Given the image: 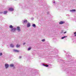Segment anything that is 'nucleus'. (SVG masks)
I'll use <instances>...</instances> for the list:
<instances>
[{
	"label": "nucleus",
	"mask_w": 76,
	"mask_h": 76,
	"mask_svg": "<svg viewBox=\"0 0 76 76\" xmlns=\"http://www.w3.org/2000/svg\"><path fill=\"white\" fill-rule=\"evenodd\" d=\"M5 67L6 69H7L9 67V65L8 64H6L5 65Z\"/></svg>",
	"instance_id": "obj_1"
},
{
	"label": "nucleus",
	"mask_w": 76,
	"mask_h": 76,
	"mask_svg": "<svg viewBox=\"0 0 76 76\" xmlns=\"http://www.w3.org/2000/svg\"><path fill=\"white\" fill-rule=\"evenodd\" d=\"M15 31H16V28H12L11 30V32H15Z\"/></svg>",
	"instance_id": "obj_2"
},
{
	"label": "nucleus",
	"mask_w": 76,
	"mask_h": 76,
	"mask_svg": "<svg viewBox=\"0 0 76 76\" xmlns=\"http://www.w3.org/2000/svg\"><path fill=\"white\" fill-rule=\"evenodd\" d=\"M64 23H65L64 21H60L59 23V24H60L61 25V24H63Z\"/></svg>",
	"instance_id": "obj_3"
},
{
	"label": "nucleus",
	"mask_w": 76,
	"mask_h": 76,
	"mask_svg": "<svg viewBox=\"0 0 76 76\" xmlns=\"http://www.w3.org/2000/svg\"><path fill=\"white\" fill-rule=\"evenodd\" d=\"M13 51L14 52H16V53H19V50L15 49H14Z\"/></svg>",
	"instance_id": "obj_4"
},
{
	"label": "nucleus",
	"mask_w": 76,
	"mask_h": 76,
	"mask_svg": "<svg viewBox=\"0 0 76 76\" xmlns=\"http://www.w3.org/2000/svg\"><path fill=\"white\" fill-rule=\"evenodd\" d=\"M9 10L10 11H13V9L12 8H10L9 9Z\"/></svg>",
	"instance_id": "obj_5"
},
{
	"label": "nucleus",
	"mask_w": 76,
	"mask_h": 76,
	"mask_svg": "<svg viewBox=\"0 0 76 76\" xmlns=\"http://www.w3.org/2000/svg\"><path fill=\"white\" fill-rule=\"evenodd\" d=\"M17 29L18 31H20V27H17Z\"/></svg>",
	"instance_id": "obj_6"
},
{
	"label": "nucleus",
	"mask_w": 76,
	"mask_h": 76,
	"mask_svg": "<svg viewBox=\"0 0 76 76\" xmlns=\"http://www.w3.org/2000/svg\"><path fill=\"white\" fill-rule=\"evenodd\" d=\"M31 26V24L30 23H28L27 24V27H29Z\"/></svg>",
	"instance_id": "obj_7"
},
{
	"label": "nucleus",
	"mask_w": 76,
	"mask_h": 76,
	"mask_svg": "<svg viewBox=\"0 0 76 76\" xmlns=\"http://www.w3.org/2000/svg\"><path fill=\"white\" fill-rule=\"evenodd\" d=\"M10 47H12V48H13V47H14V45H13L12 44H11L10 45Z\"/></svg>",
	"instance_id": "obj_8"
},
{
	"label": "nucleus",
	"mask_w": 76,
	"mask_h": 76,
	"mask_svg": "<svg viewBox=\"0 0 76 76\" xmlns=\"http://www.w3.org/2000/svg\"><path fill=\"white\" fill-rule=\"evenodd\" d=\"M76 10H70V12H75Z\"/></svg>",
	"instance_id": "obj_9"
},
{
	"label": "nucleus",
	"mask_w": 76,
	"mask_h": 76,
	"mask_svg": "<svg viewBox=\"0 0 76 76\" xmlns=\"http://www.w3.org/2000/svg\"><path fill=\"white\" fill-rule=\"evenodd\" d=\"M7 13V11H6L4 12V14L5 15Z\"/></svg>",
	"instance_id": "obj_10"
},
{
	"label": "nucleus",
	"mask_w": 76,
	"mask_h": 76,
	"mask_svg": "<svg viewBox=\"0 0 76 76\" xmlns=\"http://www.w3.org/2000/svg\"><path fill=\"white\" fill-rule=\"evenodd\" d=\"M9 28H11V29H12V28H13V26H12V25H10L9 26Z\"/></svg>",
	"instance_id": "obj_11"
},
{
	"label": "nucleus",
	"mask_w": 76,
	"mask_h": 76,
	"mask_svg": "<svg viewBox=\"0 0 76 76\" xmlns=\"http://www.w3.org/2000/svg\"><path fill=\"white\" fill-rule=\"evenodd\" d=\"M10 66L11 67H13L14 66V65L13 64H10Z\"/></svg>",
	"instance_id": "obj_12"
},
{
	"label": "nucleus",
	"mask_w": 76,
	"mask_h": 76,
	"mask_svg": "<svg viewBox=\"0 0 76 76\" xmlns=\"http://www.w3.org/2000/svg\"><path fill=\"white\" fill-rule=\"evenodd\" d=\"M23 23H27V20H24L23 21Z\"/></svg>",
	"instance_id": "obj_13"
},
{
	"label": "nucleus",
	"mask_w": 76,
	"mask_h": 76,
	"mask_svg": "<svg viewBox=\"0 0 76 76\" xmlns=\"http://www.w3.org/2000/svg\"><path fill=\"white\" fill-rule=\"evenodd\" d=\"M20 47V46L18 45H17L16 46V47L17 48H18V47Z\"/></svg>",
	"instance_id": "obj_14"
},
{
	"label": "nucleus",
	"mask_w": 76,
	"mask_h": 76,
	"mask_svg": "<svg viewBox=\"0 0 76 76\" xmlns=\"http://www.w3.org/2000/svg\"><path fill=\"white\" fill-rule=\"evenodd\" d=\"M66 37H66V36H64V37H62L61 38V39H64V38H66Z\"/></svg>",
	"instance_id": "obj_15"
},
{
	"label": "nucleus",
	"mask_w": 76,
	"mask_h": 76,
	"mask_svg": "<svg viewBox=\"0 0 76 76\" xmlns=\"http://www.w3.org/2000/svg\"><path fill=\"white\" fill-rule=\"evenodd\" d=\"M32 26H33V27H35V26H36L35 25V24H33Z\"/></svg>",
	"instance_id": "obj_16"
},
{
	"label": "nucleus",
	"mask_w": 76,
	"mask_h": 76,
	"mask_svg": "<svg viewBox=\"0 0 76 76\" xmlns=\"http://www.w3.org/2000/svg\"><path fill=\"white\" fill-rule=\"evenodd\" d=\"M42 41L43 42H44V41H45V39H43L42 40Z\"/></svg>",
	"instance_id": "obj_17"
},
{
	"label": "nucleus",
	"mask_w": 76,
	"mask_h": 76,
	"mask_svg": "<svg viewBox=\"0 0 76 76\" xmlns=\"http://www.w3.org/2000/svg\"><path fill=\"white\" fill-rule=\"evenodd\" d=\"M2 55H3V53H0V56H2Z\"/></svg>",
	"instance_id": "obj_18"
},
{
	"label": "nucleus",
	"mask_w": 76,
	"mask_h": 76,
	"mask_svg": "<svg viewBox=\"0 0 76 76\" xmlns=\"http://www.w3.org/2000/svg\"><path fill=\"white\" fill-rule=\"evenodd\" d=\"M31 48H28V50H31Z\"/></svg>",
	"instance_id": "obj_19"
},
{
	"label": "nucleus",
	"mask_w": 76,
	"mask_h": 76,
	"mask_svg": "<svg viewBox=\"0 0 76 76\" xmlns=\"http://www.w3.org/2000/svg\"><path fill=\"white\" fill-rule=\"evenodd\" d=\"M74 34H76L75 35V36H76V32H75L74 33Z\"/></svg>",
	"instance_id": "obj_20"
},
{
	"label": "nucleus",
	"mask_w": 76,
	"mask_h": 76,
	"mask_svg": "<svg viewBox=\"0 0 76 76\" xmlns=\"http://www.w3.org/2000/svg\"><path fill=\"white\" fill-rule=\"evenodd\" d=\"M46 67H48V65H46Z\"/></svg>",
	"instance_id": "obj_21"
},
{
	"label": "nucleus",
	"mask_w": 76,
	"mask_h": 76,
	"mask_svg": "<svg viewBox=\"0 0 76 76\" xmlns=\"http://www.w3.org/2000/svg\"><path fill=\"white\" fill-rule=\"evenodd\" d=\"M43 66H46V65L43 64Z\"/></svg>",
	"instance_id": "obj_22"
},
{
	"label": "nucleus",
	"mask_w": 76,
	"mask_h": 76,
	"mask_svg": "<svg viewBox=\"0 0 76 76\" xmlns=\"http://www.w3.org/2000/svg\"><path fill=\"white\" fill-rule=\"evenodd\" d=\"M66 32L65 31V32H64V34H66Z\"/></svg>",
	"instance_id": "obj_23"
},
{
	"label": "nucleus",
	"mask_w": 76,
	"mask_h": 76,
	"mask_svg": "<svg viewBox=\"0 0 76 76\" xmlns=\"http://www.w3.org/2000/svg\"><path fill=\"white\" fill-rule=\"evenodd\" d=\"M0 13H3V12H0Z\"/></svg>",
	"instance_id": "obj_24"
},
{
	"label": "nucleus",
	"mask_w": 76,
	"mask_h": 76,
	"mask_svg": "<svg viewBox=\"0 0 76 76\" xmlns=\"http://www.w3.org/2000/svg\"><path fill=\"white\" fill-rule=\"evenodd\" d=\"M26 43H23V45H25V44Z\"/></svg>",
	"instance_id": "obj_25"
},
{
	"label": "nucleus",
	"mask_w": 76,
	"mask_h": 76,
	"mask_svg": "<svg viewBox=\"0 0 76 76\" xmlns=\"http://www.w3.org/2000/svg\"><path fill=\"white\" fill-rule=\"evenodd\" d=\"M22 57L21 56H20L19 57V58H21Z\"/></svg>",
	"instance_id": "obj_26"
},
{
	"label": "nucleus",
	"mask_w": 76,
	"mask_h": 76,
	"mask_svg": "<svg viewBox=\"0 0 76 76\" xmlns=\"http://www.w3.org/2000/svg\"><path fill=\"white\" fill-rule=\"evenodd\" d=\"M53 3H55V2H54Z\"/></svg>",
	"instance_id": "obj_27"
}]
</instances>
